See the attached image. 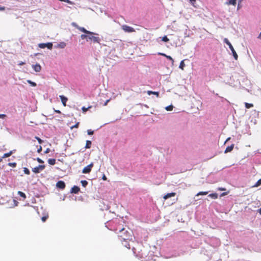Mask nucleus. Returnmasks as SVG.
<instances>
[{
	"label": "nucleus",
	"instance_id": "6ab92c4d",
	"mask_svg": "<svg viewBox=\"0 0 261 261\" xmlns=\"http://www.w3.org/2000/svg\"><path fill=\"white\" fill-rule=\"evenodd\" d=\"M147 94L148 95H151V94H154V95H156L157 96H159V93L158 92H153V91H148L147 92Z\"/></svg>",
	"mask_w": 261,
	"mask_h": 261
},
{
	"label": "nucleus",
	"instance_id": "de8ad7c7",
	"mask_svg": "<svg viewBox=\"0 0 261 261\" xmlns=\"http://www.w3.org/2000/svg\"><path fill=\"white\" fill-rule=\"evenodd\" d=\"M124 230H125V229L124 228H123L121 229L120 230H119V232L122 233Z\"/></svg>",
	"mask_w": 261,
	"mask_h": 261
},
{
	"label": "nucleus",
	"instance_id": "412c9836",
	"mask_svg": "<svg viewBox=\"0 0 261 261\" xmlns=\"http://www.w3.org/2000/svg\"><path fill=\"white\" fill-rule=\"evenodd\" d=\"M208 196L213 199H217L218 198V194L217 193H212L210 194Z\"/></svg>",
	"mask_w": 261,
	"mask_h": 261
},
{
	"label": "nucleus",
	"instance_id": "8fccbe9b",
	"mask_svg": "<svg viewBox=\"0 0 261 261\" xmlns=\"http://www.w3.org/2000/svg\"><path fill=\"white\" fill-rule=\"evenodd\" d=\"M24 62H20L18 64V65H20V66H21V65H24Z\"/></svg>",
	"mask_w": 261,
	"mask_h": 261
},
{
	"label": "nucleus",
	"instance_id": "0eeeda50",
	"mask_svg": "<svg viewBox=\"0 0 261 261\" xmlns=\"http://www.w3.org/2000/svg\"><path fill=\"white\" fill-rule=\"evenodd\" d=\"M93 167V163H91L89 165L86 166L83 169L82 172L83 173H89L91 172L92 168Z\"/></svg>",
	"mask_w": 261,
	"mask_h": 261
},
{
	"label": "nucleus",
	"instance_id": "dca6fc26",
	"mask_svg": "<svg viewBox=\"0 0 261 261\" xmlns=\"http://www.w3.org/2000/svg\"><path fill=\"white\" fill-rule=\"evenodd\" d=\"M92 142L91 141L87 140L86 142V145H85V148L89 149L91 147Z\"/></svg>",
	"mask_w": 261,
	"mask_h": 261
},
{
	"label": "nucleus",
	"instance_id": "393cba45",
	"mask_svg": "<svg viewBox=\"0 0 261 261\" xmlns=\"http://www.w3.org/2000/svg\"><path fill=\"white\" fill-rule=\"evenodd\" d=\"M162 40L164 42H167L169 41V39L168 38L167 36H164L162 37Z\"/></svg>",
	"mask_w": 261,
	"mask_h": 261
},
{
	"label": "nucleus",
	"instance_id": "4468645a",
	"mask_svg": "<svg viewBox=\"0 0 261 261\" xmlns=\"http://www.w3.org/2000/svg\"><path fill=\"white\" fill-rule=\"evenodd\" d=\"M234 146V145L232 144L230 146H227L224 151V153H226L227 152H231L233 150Z\"/></svg>",
	"mask_w": 261,
	"mask_h": 261
},
{
	"label": "nucleus",
	"instance_id": "2f4dec72",
	"mask_svg": "<svg viewBox=\"0 0 261 261\" xmlns=\"http://www.w3.org/2000/svg\"><path fill=\"white\" fill-rule=\"evenodd\" d=\"M59 1H61V2H66L68 4H71V5H73V3L70 1V0H59Z\"/></svg>",
	"mask_w": 261,
	"mask_h": 261
},
{
	"label": "nucleus",
	"instance_id": "5701e85b",
	"mask_svg": "<svg viewBox=\"0 0 261 261\" xmlns=\"http://www.w3.org/2000/svg\"><path fill=\"white\" fill-rule=\"evenodd\" d=\"M245 106L247 109H250L253 107V105L252 103H249L247 102H245Z\"/></svg>",
	"mask_w": 261,
	"mask_h": 261
},
{
	"label": "nucleus",
	"instance_id": "72a5a7b5",
	"mask_svg": "<svg viewBox=\"0 0 261 261\" xmlns=\"http://www.w3.org/2000/svg\"><path fill=\"white\" fill-rule=\"evenodd\" d=\"M35 138L38 141L39 144H42L43 142V141L38 137L36 136Z\"/></svg>",
	"mask_w": 261,
	"mask_h": 261
},
{
	"label": "nucleus",
	"instance_id": "f3484780",
	"mask_svg": "<svg viewBox=\"0 0 261 261\" xmlns=\"http://www.w3.org/2000/svg\"><path fill=\"white\" fill-rule=\"evenodd\" d=\"M47 161L48 163L51 165H54L56 164V160L54 159H49Z\"/></svg>",
	"mask_w": 261,
	"mask_h": 261
},
{
	"label": "nucleus",
	"instance_id": "1a4fd4ad",
	"mask_svg": "<svg viewBox=\"0 0 261 261\" xmlns=\"http://www.w3.org/2000/svg\"><path fill=\"white\" fill-rule=\"evenodd\" d=\"M229 48L232 51L233 56L234 58L235 59V60H237L238 58V55H237V53L236 52L233 47L232 46V45L231 44L230 45H229Z\"/></svg>",
	"mask_w": 261,
	"mask_h": 261
},
{
	"label": "nucleus",
	"instance_id": "bb28decb",
	"mask_svg": "<svg viewBox=\"0 0 261 261\" xmlns=\"http://www.w3.org/2000/svg\"><path fill=\"white\" fill-rule=\"evenodd\" d=\"M24 173L27 175H29L30 174V170L27 168H23Z\"/></svg>",
	"mask_w": 261,
	"mask_h": 261
},
{
	"label": "nucleus",
	"instance_id": "aec40b11",
	"mask_svg": "<svg viewBox=\"0 0 261 261\" xmlns=\"http://www.w3.org/2000/svg\"><path fill=\"white\" fill-rule=\"evenodd\" d=\"M17 193L18 195L22 197L24 199L26 198V195L23 192L21 191H18Z\"/></svg>",
	"mask_w": 261,
	"mask_h": 261
},
{
	"label": "nucleus",
	"instance_id": "ea45409f",
	"mask_svg": "<svg viewBox=\"0 0 261 261\" xmlns=\"http://www.w3.org/2000/svg\"><path fill=\"white\" fill-rule=\"evenodd\" d=\"M166 109L167 110V111H171L172 110V106H168L166 108Z\"/></svg>",
	"mask_w": 261,
	"mask_h": 261
},
{
	"label": "nucleus",
	"instance_id": "ddd939ff",
	"mask_svg": "<svg viewBox=\"0 0 261 261\" xmlns=\"http://www.w3.org/2000/svg\"><path fill=\"white\" fill-rule=\"evenodd\" d=\"M176 195V193L175 192H172V193H168L166 195H165L163 197V198L166 200L170 197H174Z\"/></svg>",
	"mask_w": 261,
	"mask_h": 261
},
{
	"label": "nucleus",
	"instance_id": "c85d7f7f",
	"mask_svg": "<svg viewBox=\"0 0 261 261\" xmlns=\"http://www.w3.org/2000/svg\"><path fill=\"white\" fill-rule=\"evenodd\" d=\"M261 185V178L259 179L256 182V184L254 185V187H258L259 186Z\"/></svg>",
	"mask_w": 261,
	"mask_h": 261
},
{
	"label": "nucleus",
	"instance_id": "09e8293b",
	"mask_svg": "<svg viewBox=\"0 0 261 261\" xmlns=\"http://www.w3.org/2000/svg\"><path fill=\"white\" fill-rule=\"evenodd\" d=\"M230 139H231V138H230V137L228 138L226 140V141H225V143H224L225 144L227 142L229 141L230 140Z\"/></svg>",
	"mask_w": 261,
	"mask_h": 261
},
{
	"label": "nucleus",
	"instance_id": "37998d69",
	"mask_svg": "<svg viewBox=\"0 0 261 261\" xmlns=\"http://www.w3.org/2000/svg\"><path fill=\"white\" fill-rule=\"evenodd\" d=\"M42 148L41 146H40L39 148L37 149V152L38 153H40V152L42 151Z\"/></svg>",
	"mask_w": 261,
	"mask_h": 261
},
{
	"label": "nucleus",
	"instance_id": "f704fd0d",
	"mask_svg": "<svg viewBox=\"0 0 261 261\" xmlns=\"http://www.w3.org/2000/svg\"><path fill=\"white\" fill-rule=\"evenodd\" d=\"M166 58L167 59H168V60H170L172 63H173V62H174V60L173 59V58H172L171 56H166Z\"/></svg>",
	"mask_w": 261,
	"mask_h": 261
},
{
	"label": "nucleus",
	"instance_id": "c03bdc74",
	"mask_svg": "<svg viewBox=\"0 0 261 261\" xmlns=\"http://www.w3.org/2000/svg\"><path fill=\"white\" fill-rule=\"evenodd\" d=\"M6 117V115L5 114H0V118L4 119Z\"/></svg>",
	"mask_w": 261,
	"mask_h": 261
},
{
	"label": "nucleus",
	"instance_id": "a878e982",
	"mask_svg": "<svg viewBox=\"0 0 261 261\" xmlns=\"http://www.w3.org/2000/svg\"><path fill=\"white\" fill-rule=\"evenodd\" d=\"M91 107V106H89L88 108H85V107H82V110L83 112L85 113L88 110V109H90Z\"/></svg>",
	"mask_w": 261,
	"mask_h": 261
},
{
	"label": "nucleus",
	"instance_id": "a211bd4d",
	"mask_svg": "<svg viewBox=\"0 0 261 261\" xmlns=\"http://www.w3.org/2000/svg\"><path fill=\"white\" fill-rule=\"evenodd\" d=\"M12 153H13L12 151H10V152H8V153H6L3 155V158H6L9 157L10 156H11L12 155Z\"/></svg>",
	"mask_w": 261,
	"mask_h": 261
},
{
	"label": "nucleus",
	"instance_id": "c9c22d12",
	"mask_svg": "<svg viewBox=\"0 0 261 261\" xmlns=\"http://www.w3.org/2000/svg\"><path fill=\"white\" fill-rule=\"evenodd\" d=\"M79 122H77L75 125L71 127V129H73V128H77L79 127Z\"/></svg>",
	"mask_w": 261,
	"mask_h": 261
},
{
	"label": "nucleus",
	"instance_id": "423d86ee",
	"mask_svg": "<svg viewBox=\"0 0 261 261\" xmlns=\"http://www.w3.org/2000/svg\"><path fill=\"white\" fill-rule=\"evenodd\" d=\"M38 46L41 48H44L45 47H47V48L51 49L53 47V44L50 42L47 43H40L39 44Z\"/></svg>",
	"mask_w": 261,
	"mask_h": 261
},
{
	"label": "nucleus",
	"instance_id": "9b49d317",
	"mask_svg": "<svg viewBox=\"0 0 261 261\" xmlns=\"http://www.w3.org/2000/svg\"><path fill=\"white\" fill-rule=\"evenodd\" d=\"M80 188L77 186H74L71 189V193L76 194L80 191Z\"/></svg>",
	"mask_w": 261,
	"mask_h": 261
},
{
	"label": "nucleus",
	"instance_id": "4c0bfd02",
	"mask_svg": "<svg viewBox=\"0 0 261 261\" xmlns=\"http://www.w3.org/2000/svg\"><path fill=\"white\" fill-rule=\"evenodd\" d=\"M48 218V215L43 216L41 218V220L43 222H45Z\"/></svg>",
	"mask_w": 261,
	"mask_h": 261
},
{
	"label": "nucleus",
	"instance_id": "b1692460",
	"mask_svg": "<svg viewBox=\"0 0 261 261\" xmlns=\"http://www.w3.org/2000/svg\"><path fill=\"white\" fill-rule=\"evenodd\" d=\"M27 82L33 87L36 86V84L35 82L31 81V80H28Z\"/></svg>",
	"mask_w": 261,
	"mask_h": 261
},
{
	"label": "nucleus",
	"instance_id": "58836bf2",
	"mask_svg": "<svg viewBox=\"0 0 261 261\" xmlns=\"http://www.w3.org/2000/svg\"><path fill=\"white\" fill-rule=\"evenodd\" d=\"M36 161L39 163H43L44 162L43 160H42L41 159H40L39 158H37L36 159Z\"/></svg>",
	"mask_w": 261,
	"mask_h": 261
},
{
	"label": "nucleus",
	"instance_id": "39448f33",
	"mask_svg": "<svg viewBox=\"0 0 261 261\" xmlns=\"http://www.w3.org/2000/svg\"><path fill=\"white\" fill-rule=\"evenodd\" d=\"M122 29L124 32L127 33H132L135 32V30L133 28L125 24L122 25Z\"/></svg>",
	"mask_w": 261,
	"mask_h": 261
},
{
	"label": "nucleus",
	"instance_id": "5fc2aeb1",
	"mask_svg": "<svg viewBox=\"0 0 261 261\" xmlns=\"http://www.w3.org/2000/svg\"><path fill=\"white\" fill-rule=\"evenodd\" d=\"M258 212L261 215V208L258 210Z\"/></svg>",
	"mask_w": 261,
	"mask_h": 261
},
{
	"label": "nucleus",
	"instance_id": "e433bc0d",
	"mask_svg": "<svg viewBox=\"0 0 261 261\" xmlns=\"http://www.w3.org/2000/svg\"><path fill=\"white\" fill-rule=\"evenodd\" d=\"M93 131L91 129H88L87 130V133L89 135H92L93 134Z\"/></svg>",
	"mask_w": 261,
	"mask_h": 261
},
{
	"label": "nucleus",
	"instance_id": "20e7f679",
	"mask_svg": "<svg viewBox=\"0 0 261 261\" xmlns=\"http://www.w3.org/2000/svg\"><path fill=\"white\" fill-rule=\"evenodd\" d=\"M45 166L44 165H39L37 167H36L32 169V171L35 173H39L41 171L44 169Z\"/></svg>",
	"mask_w": 261,
	"mask_h": 261
},
{
	"label": "nucleus",
	"instance_id": "79ce46f5",
	"mask_svg": "<svg viewBox=\"0 0 261 261\" xmlns=\"http://www.w3.org/2000/svg\"><path fill=\"white\" fill-rule=\"evenodd\" d=\"M158 54L159 55L162 56H164V57H166V56H168V55H166V54H164V53H158Z\"/></svg>",
	"mask_w": 261,
	"mask_h": 261
},
{
	"label": "nucleus",
	"instance_id": "2eb2a0df",
	"mask_svg": "<svg viewBox=\"0 0 261 261\" xmlns=\"http://www.w3.org/2000/svg\"><path fill=\"white\" fill-rule=\"evenodd\" d=\"M237 4V0H229L228 1L226 2L225 4L227 5H233L236 6Z\"/></svg>",
	"mask_w": 261,
	"mask_h": 261
},
{
	"label": "nucleus",
	"instance_id": "473e14b6",
	"mask_svg": "<svg viewBox=\"0 0 261 261\" xmlns=\"http://www.w3.org/2000/svg\"><path fill=\"white\" fill-rule=\"evenodd\" d=\"M224 42L227 44L228 45V46L231 44L227 38L224 39Z\"/></svg>",
	"mask_w": 261,
	"mask_h": 261
},
{
	"label": "nucleus",
	"instance_id": "f257e3e1",
	"mask_svg": "<svg viewBox=\"0 0 261 261\" xmlns=\"http://www.w3.org/2000/svg\"><path fill=\"white\" fill-rule=\"evenodd\" d=\"M95 34L94 33V35ZM92 35H89V34H82L81 35V38L82 39H86L87 41H89V40H93L94 43H99L100 39L98 37H95L93 36Z\"/></svg>",
	"mask_w": 261,
	"mask_h": 261
},
{
	"label": "nucleus",
	"instance_id": "49530a36",
	"mask_svg": "<svg viewBox=\"0 0 261 261\" xmlns=\"http://www.w3.org/2000/svg\"><path fill=\"white\" fill-rule=\"evenodd\" d=\"M5 8L4 7H1L0 6V10L3 11V10H5Z\"/></svg>",
	"mask_w": 261,
	"mask_h": 261
},
{
	"label": "nucleus",
	"instance_id": "a19ab883",
	"mask_svg": "<svg viewBox=\"0 0 261 261\" xmlns=\"http://www.w3.org/2000/svg\"><path fill=\"white\" fill-rule=\"evenodd\" d=\"M189 1H190V2L191 3V4L193 6H194L195 3H196V0H189Z\"/></svg>",
	"mask_w": 261,
	"mask_h": 261
},
{
	"label": "nucleus",
	"instance_id": "cd10ccee",
	"mask_svg": "<svg viewBox=\"0 0 261 261\" xmlns=\"http://www.w3.org/2000/svg\"><path fill=\"white\" fill-rule=\"evenodd\" d=\"M208 194V192H199L197 195L196 196H199V195H205L206 194Z\"/></svg>",
	"mask_w": 261,
	"mask_h": 261
},
{
	"label": "nucleus",
	"instance_id": "3c124183",
	"mask_svg": "<svg viewBox=\"0 0 261 261\" xmlns=\"http://www.w3.org/2000/svg\"><path fill=\"white\" fill-rule=\"evenodd\" d=\"M109 101H110V99L107 100L105 102V104H104V106H106V105L108 104V102H109Z\"/></svg>",
	"mask_w": 261,
	"mask_h": 261
},
{
	"label": "nucleus",
	"instance_id": "13d9d810",
	"mask_svg": "<svg viewBox=\"0 0 261 261\" xmlns=\"http://www.w3.org/2000/svg\"><path fill=\"white\" fill-rule=\"evenodd\" d=\"M219 190H221V191H223V190H224V189H223V188H220V189H219Z\"/></svg>",
	"mask_w": 261,
	"mask_h": 261
},
{
	"label": "nucleus",
	"instance_id": "9d476101",
	"mask_svg": "<svg viewBox=\"0 0 261 261\" xmlns=\"http://www.w3.org/2000/svg\"><path fill=\"white\" fill-rule=\"evenodd\" d=\"M32 68L36 72H40L41 70V66L39 64L33 65Z\"/></svg>",
	"mask_w": 261,
	"mask_h": 261
},
{
	"label": "nucleus",
	"instance_id": "603ef678",
	"mask_svg": "<svg viewBox=\"0 0 261 261\" xmlns=\"http://www.w3.org/2000/svg\"><path fill=\"white\" fill-rule=\"evenodd\" d=\"M55 112L58 114H60L61 113V111H59V110H56Z\"/></svg>",
	"mask_w": 261,
	"mask_h": 261
},
{
	"label": "nucleus",
	"instance_id": "c756f323",
	"mask_svg": "<svg viewBox=\"0 0 261 261\" xmlns=\"http://www.w3.org/2000/svg\"><path fill=\"white\" fill-rule=\"evenodd\" d=\"M8 165L9 166L12 167H15L16 166L17 164L16 163L14 162V163H9Z\"/></svg>",
	"mask_w": 261,
	"mask_h": 261
},
{
	"label": "nucleus",
	"instance_id": "6e6d98bb",
	"mask_svg": "<svg viewBox=\"0 0 261 261\" xmlns=\"http://www.w3.org/2000/svg\"><path fill=\"white\" fill-rule=\"evenodd\" d=\"M258 38H259L260 39H261V33L259 34V36H258Z\"/></svg>",
	"mask_w": 261,
	"mask_h": 261
},
{
	"label": "nucleus",
	"instance_id": "a18cd8bd",
	"mask_svg": "<svg viewBox=\"0 0 261 261\" xmlns=\"http://www.w3.org/2000/svg\"><path fill=\"white\" fill-rule=\"evenodd\" d=\"M49 151H50V149L49 148H47L46 149V150L44 151V153H48L49 152Z\"/></svg>",
	"mask_w": 261,
	"mask_h": 261
},
{
	"label": "nucleus",
	"instance_id": "864d4df0",
	"mask_svg": "<svg viewBox=\"0 0 261 261\" xmlns=\"http://www.w3.org/2000/svg\"><path fill=\"white\" fill-rule=\"evenodd\" d=\"M102 179H103V180H106V179H107V177H106V176H105V175H103V177H102Z\"/></svg>",
	"mask_w": 261,
	"mask_h": 261
},
{
	"label": "nucleus",
	"instance_id": "7ed1b4c3",
	"mask_svg": "<svg viewBox=\"0 0 261 261\" xmlns=\"http://www.w3.org/2000/svg\"><path fill=\"white\" fill-rule=\"evenodd\" d=\"M72 25L76 29H77L80 31L85 33V34H89V35H92L94 34L93 32L87 31L86 29H85L83 27H79L75 22H72L71 23Z\"/></svg>",
	"mask_w": 261,
	"mask_h": 261
},
{
	"label": "nucleus",
	"instance_id": "f8f14e48",
	"mask_svg": "<svg viewBox=\"0 0 261 261\" xmlns=\"http://www.w3.org/2000/svg\"><path fill=\"white\" fill-rule=\"evenodd\" d=\"M60 98L61 100V101L64 107L66 106V102L68 100V99L67 97L64 96V95H60Z\"/></svg>",
	"mask_w": 261,
	"mask_h": 261
},
{
	"label": "nucleus",
	"instance_id": "4d7b16f0",
	"mask_svg": "<svg viewBox=\"0 0 261 261\" xmlns=\"http://www.w3.org/2000/svg\"><path fill=\"white\" fill-rule=\"evenodd\" d=\"M65 43H63V44L61 45V46H62V47H64L65 46Z\"/></svg>",
	"mask_w": 261,
	"mask_h": 261
},
{
	"label": "nucleus",
	"instance_id": "4be33fe9",
	"mask_svg": "<svg viewBox=\"0 0 261 261\" xmlns=\"http://www.w3.org/2000/svg\"><path fill=\"white\" fill-rule=\"evenodd\" d=\"M185 67V64L184 63V60H182L180 62V65H179V68L181 69L182 70H184V67Z\"/></svg>",
	"mask_w": 261,
	"mask_h": 261
},
{
	"label": "nucleus",
	"instance_id": "7c9ffc66",
	"mask_svg": "<svg viewBox=\"0 0 261 261\" xmlns=\"http://www.w3.org/2000/svg\"><path fill=\"white\" fill-rule=\"evenodd\" d=\"M81 184L83 187H85L88 185V182H87V181L85 180H82Z\"/></svg>",
	"mask_w": 261,
	"mask_h": 261
},
{
	"label": "nucleus",
	"instance_id": "f03ea898",
	"mask_svg": "<svg viewBox=\"0 0 261 261\" xmlns=\"http://www.w3.org/2000/svg\"><path fill=\"white\" fill-rule=\"evenodd\" d=\"M125 233H126L124 234V235L120 234L119 236V237L121 238L122 239V244L123 245V246L124 247H126V248L129 249L130 248V246L129 243L127 241V240L129 239V237H128V234L129 233L127 231H125Z\"/></svg>",
	"mask_w": 261,
	"mask_h": 261
},
{
	"label": "nucleus",
	"instance_id": "6e6552de",
	"mask_svg": "<svg viewBox=\"0 0 261 261\" xmlns=\"http://www.w3.org/2000/svg\"><path fill=\"white\" fill-rule=\"evenodd\" d=\"M56 186L58 188L63 190L65 188V184L63 181L60 180L57 182Z\"/></svg>",
	"mask_w": 261,
	"mask_h": 261
}]
</instances>
